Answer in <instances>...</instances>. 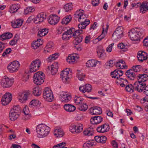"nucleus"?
<instances>
[{
  "label": "nucleus",
  "mask_w": 148,
  "mask_h": 148,
  "mask_svg": "<svg viewBox=\"0 0 148 148\" xmlns=\"http://www.w3.org/2000/svg\"><path fill=\"white\" fill-rule=\"evenodd\" d=\"M84 12L83 10H77L74 15L75 18L81 23L78 25V28L81 29H85L90 23V20L86 19Z\"/></svg>",
  "instance_id": "nucleus-1"
},
{
  "label": "nucleus",
  "mask_w": 148,
  "mask_h": 148,
  "mask_svg": "<svg viewBox=\"0 0 148 148\" xmlns=\"http://www.w3.org/2000/svg\"><path fill=\"white\" fill-rule=\"evenodd\" d=\"M36 130L37 136L39 138L45 137L48 135L50 131V128L43 124L38 125Z\"/></svg>",
  "instance_id": "nucleus-2"
},
{
  "label": "nucleus",
  "mask_w": 148,
  "mask_h": 148,
  "mask_svg": "<svg viewBox=\"0 0 148 148\" xmlns=\"http://www.w3.org/2000/svg\"><path fill=\"white\" fill-rule=\"evenodd\" d=\"M45 74L42 73L38 72L34 74L33 77V82L35 84L41 85L44 82Z\"/></svg>",
  "instance_id": "nucleus-3"
},
{
  "label": "nucleus",
  "mask_w": 148,
  "mask_h": 148,
  "mask_svg": "<svg viewBox=\"0 0 148 148\" xmlns=\"http://www.w3.org/2000/svg\"><path fill=\"white\" fill-rule=\"evenodd\" d=\"M43 96L45 100L49 102H51L54 98L51 90L48 87L44 89Z\"/></svg>",
  "instance_id": "nucleus-4"
},
{
  "label": "nucleus",
  "mask_w": 148,
  "mask_h": 148,
  "mask_svg": "<svg viewBox=\"0 0 148 148\" xmlns=\"http://www.w3.org/2000/svg\"><path fill=\"white\" fill-rule=\"evenodd\" d=\"M140 31L139 29H132L130 30L129 33V36L131 40L132 41H138L139 40L140 36L138 33Z\"/></svg>",
  "instance_id": "nucleus-5"
},
{
  "label": "nucleus",
  "mask_w": 148,
  "mask_h": 148,
  "mask_svg": "<svg viewBox=\"0 0 148 148\" xmlns=\"http://www.w3.org/2000/svg\"><path fill=\"white\" fill-rule=\"evenodd\" d=\"M123 27L122 26H119L116 29L115 31L112 34V37L113 39L115 40H117L120 39L123 36Z\"/></svg>",
  "instance_id": "nucleus-6"
},
{
  "label": "nucleus",
  "mask_w": 148,
  "mask_h": 148,
  "mask_svg": "<svg viewBox=\"0 0 148 148\" xmlns=\"http://www.w3.org/2000/svg\"><path fill=\"white\" fill-rule=\"evenodd\" d=\"M14 80L12 78L10 79L7 77L2 78L1 81V84L4 88H8L13 84Z\"/></svg>",
  "instance_id": "nucleus-7"
},
{
  "label": "nucleus",
  "mask_w": 148,
  "mask_h": 148,
  "mask_svg": "<svg viewBox=\"0 0 148 148\" xmlns=\"http://www.w3.org/2000/svg\"><path fill=\"white\" fill-rule=\"evenodd\" d=\"M20 65L18 61H14L9 64L7 66V68L10 73H13L17 71L18 70Z\"/></svg>",
  "instance_id": "nucleus-8"
},
{
  "label": "nucleus",
  "mask_w": 148,
  "mask_h": 148,
  "mask_svg": "<svg viewBox=\"0 0 148 148\" xmlns=\"http://www.w3.org/2000/svg\"><path fill=\"white\" fill-rule=\"evenodd\" d=\"M123 74V72L121 69H117L111 72V75L112 78L116 79V81H117L119 80V79L121 78L120 77Z\"/></svg>",
  "instance_id": "nucleus-9"
},
{
  "label": "nucleus",
  "mask_w": 148,
  "mask_h": 148,
  "mask_svg": "<svg viewBox=\"0 0 148 148\" xmlns=\"http://www.w3.org/2000/svg\"><path fill=\"white\" fill-rule=\"evenodd\" d=\"M12 94L9 93L7 92L2 97L1 100L2 104L4 106L8 104L11 101L12 99Z\"/></svg>",
  "instance_id": "nucleus-10"
},
{
  "label": "nucleus",
  "mask_w": 148,
  "mask_h": 148,
  "mask_svg": "<svg viewBox=\"0 0 148 148\" xmlns=\"http://www.w3.org/2000/svg\"><path fill=\"white\" fill-rule=\"evenodd\" d=\"M30 94V92L28 91L20 92L18 94V99L21 103H24L27 100Z\"/></svg>",
  "instance_id": "nucleus-11"
},
{
  "label": "nucleus",
  "mask_w": 148,
  "mask_h": 148,
  "mask_svg": "<svg viewBox=\"0 0 148 148\" xmlns=\"http://www.w3.org/2000/svg\"><path fill=\"white\" fill-rule=\"evenodd\" d=\"M47 16L46 13L41 12L38 14L34 18V22L36 24L40 23L46 19Z\"/></svg>",
  "instance_id": "nucleus-12"
},
{
  "label": "nucleus",
  "mask_w": 148,
  "mask_h": 148,
  "mask_svg": "<svg viewBox=\"0 0 148 148\" xmlns=\"http://www.w3.org/2000/svg\"><path fill=\"white\" fill-rule=\"evenodd\" d=\"M146 86V84L145 82H135L134 84V87L135 90H137L139 92H142Z\"/></svg>",
  "instance_id": "nucleus-13"
},
{
  "label": "nucleus",
  "mask_w": 148,
  "mask_h": 148,
  "mask_svg": "<svg viewBox=\"0 0 148 148\" xmlns=\"http://www.w3.org/2000/svg\"><path fill=\"white\" fill-rule=\"evenodd\" d=\"M97 52L98 57L101 59H104L106 57L105 50L101 46H99L97 47Z\"/></svg>",
  "instance_id": "nucleus-14"
},
{
  "label": "nucleus",
  "mask_w": 148,
  "mask_h": 148,
  "mask_svg": "<svg viewBox=\"0 0 148 148\" xmlns=\"http://www.w3.org/2000/svg\"><path fill=\"white\" fill-rule=\"evenodd\" d=\"M70 70L69 69H66L62 71L60 74L61 78L63 82L66 83L69 79V71Z\"/></svg>",
  "instance_id": "nucleus-15"
},
{
  "label": "nucleus",
  "mask_w": 148,
  "mask_h": 148,
  "mask_svg": "<svg viewBox=\"0 0 148 148\" xmlns=\"http://www.w3.org/2000/svg\"><path fill=\"white\" fill-rule=\"evenodd\" d=\"M137 57L138 60L142 62L148 58V55L147 53L143 51H140L138 53Z\"/></svg>",
  "instance_id": "nucleus-16"
},
{
  "label": "nucleus",
  "mask_w": 148,
  "mask_h": 148,
  "mask_svg": "<svg viewBox=\"0 0 148 148\" xmlns=\"http://www.w3.org/2000/svg\"><path fill=\"white\" fill-rule=\"evenodd\" d=\"M48 23L51 25H55L58 22L59 18L56 15H51L47 18Z\"/></svg>",
  "instance_id": "nucleus-17"
},
{
  "label": "nucleus",
  "mask_w": 148,
  "mask_h": 148,
  "mask_svg": "<svg viewBox=\"0 0 148 148\" xmlns=\"http://www.w3.org/2000/svg\"><path fill=\"white\" fill-rule=\"evenodd\" d=\"M110 129L109 125L105 123L99 126L97 128V131L99 132L104 133L108 131Z\"/></svg>",
  "instance_id": "nucleus-18"
},
{
  "label": "nucleus",
  "mask_w": 148,
  "mask_h": 148,
  "mask_svg": "<svg viewBox=\"0 0 148 148\" xmlns=\"http://www.w3.org/2000/svg\"><path fill=\"white\" fill-rule=\"evenodd\" d=\"M73 29H70L66 31L63 33L62 37L63 40H69L70 38L72 36H69V35L73 33V32L74 30Z\"/></svg>",
  "instance_id": "nucleus-19"
},
{
  "label": "nucleus",
  "mask_w": 148,
  "mask_h": 148,
  "mask_svg": "<svg viewBox=\"0 0 148 148\" xmlns=\"http://www.w3.org/2000/svg\"><path fill=\"white\" fill-rule=\"evenodd\" d=\"M125 75L127 78L131 80H134L136 78L137 74L135 73L132 70L130 69L126 72Z\"/></svg>",
  "instance_id": "nucleus-20"
},
{
  "label": "nucleus",
  "mask_w": 148,
  "mask_h": 148,
  "mask_svg": "<svg viewBox=\"0 0 148 148\" xmlns=\"http://www.w3.org/2000/svg\"><path fill=\"white\" fill-rule=\"evenodd\" d=\"M90 114L92 115L99 114L102 112L101 108L99 107H93L89 109Z\"/></svg>",
  "instance_id": "nucleus-21"
},
{
  "label": "nucleus",
  "mask_w": 148,
  "mask_h": 148,
  "mask_svg": "<svg viewBox=\"0 0 148 148\" xmlns=\"http://www.w3.org/2000/svg\"><path fill=\"white\" fill-rule=\"evenodd\" d=\"M103 120V118L100 116H95L90 119L91 123L93 125H97L100 123Z\"/></svg>",
  "instance_id": "nucleus-22"
},
{
  "label": "nucleus",
  "mask_w": 148,
  "mask_h": 148,
  "mask_svg": "<svg viewBox=\"0 0 148 148\" xmlns=\"http://www.w3.org/2000/svg\"><path fill=\"white\" fill-rule=\"evenodd\" d=\"M79 90L84 93L86 92H89L92 90V87L91 85L89 84H86L84 86H81L79 87Z\"/></svg>",
  "instance_id": "nucleus-23"
},
{
  "label": "nucleus",
  "mask_w": 148,
  "mask_h": 148,
  "mask_svg": "<svg viewBox=\"0 0 148 148\" xmlns=\"http://www.w3.org/2000/svg\"><path fill=\"white\" fill-rule=\"evenodd\" d=\"M60 97L61 100L62 101L65 102H68L71 99V96L69 95H68L67 92H64L63 94H61Z\"/></svg>",
  "instance_id": "nucleus-24"
},
{
  "label": "nucleus",
  "mask_w": 148,
  "mask_h": 148,
  "mask_svg": "<svg viewBox=\"0 0 148 148\" xmlns=\"http://www.w3.org/2000/svg\"><path fill=\"white\" fill-rule=\"evenodd\" d=\"M63 107L66 111L69 112H74L76 109L74 106L69 104H64Z\"/></svg>",
  "instance_id": "nucleus-25"
},
{
  "label": "nucleus",
  "mask_w": 148,
  "mask_h": 148,
  "mask_svg": "<svg viewBox=\"0 0 148 148\" xmlns=\"http://www.w3.org/2000/svg\"><path fill=\"white\" fill-rule=\"evenodd\" d=\"M116 67H119L120 69H126L127 67L125 62L122 60H119L115 64Z\"/></svg>",
  "instance_id": "nucleus-26"
},
{
  "label": "nucleus",
  "mask_w": 148,
  "mask_h": 148,
  "mask_svg": "<svg viewBox=\"0 0 148 148\" xmlns=\"http://www.w3.org/2000/svg\"><path fill=\"white\" fill-rule=\"evenodd\" d=\"M137 76L138 81L139 82H144L148 79V76L145 74H139Z\"/></svg>",
  "instance_id": "nucleus-27"
},
{
  "label": "nucleus",
  "mask_w": 148,
  "mask_h": 148,
  "mask_svg": "<svg viewBox=\"0 0 148 148\" xmlns=\"http://www.w3.org/2000/svg\"><path fill=\"white\" fill-rule=\"evenodd\" d=\"M23 21L22 19H17L11 23L12 26L14 28H18L22 25Z\"/></svg>",
  "instance_id": "nucleus-28"
},
{
  "label": "nucleus",
  "mask_w": 148,
  "mask_h": 148,
  "mask_svg": "<svg viewBox=\"0 0 148 148\" xmlns=\"http://www.w3.org/2000/svg\"><path fill=\"white\" fill-rule=\"evenodd\" d=\"M95 140L98 143H105L107 140V138L105 136H96L95 137Z\"/></svg>",
  "instance_id": "nucleus-29"
},
{
  "label": "nucleus",
  "mask_w": 148,
  "mask_h": 148,
  "mask_svg": "<svg viewBox=\"0 0 148 148\" xmlns=\"http://www.w3.org/2000/svg\"><path fill=\"white\" fill-rule=\"evenodd\" d=\"M51 73L52 75H54L57 72L58 68L57 62H55L51 66Z\"/></svg>",
  "instance_id": "nucleus-30"
},
{
  "label": "nucleus",
  "mask_w": 148,
  "mask_h": 148,
  "mask_svg": "<svg viewBox=\"0 0 148 148\" xmlns=\"http://www.w3.org/2000/svg\"><path fill=\"white\" fill-rule=\"evenodd\" d=\"M12 36V34L10 33H6L2 34L0 36V40L3 41L6 39H9Z\"/></svg>",
  "instance_id": "nucleus-31"
},
{
  "label": "nucleus",
  "mask_w": 148,
  "mask_h": 148,
  "mask_svg": "<svg viewBox=\"0 0 148 148\" xmlns=\"http://www.w3.org/2000/svg\"><path fill=\"white\" fill-rule=\"evenodd\" d=\"M98 62V61H96L93 59L89 60L86 63V65L88 67H95L97 62Z\"/></svg>",
  "instance_id": "nucleus-32"
},
{
  "label": "nucleus",
  "mask_w": 148,
  "mask_h": 148,
  "mask_svg": "<svg viewBox=\"0 0 148 148\" xmlns=\"http://www.w3.org/2000/svg\"><path fill=\"white\" fill-rule=\"evenodd\" d=\"M18 114L13 111V110H11L9 114V117L11 121H14L16 120L18 117Z\"/></svg>",
  "instance_id": "nucleus-33"
},
{
  "label": "nucleus",
  "mask_w": 148,
  "mask_h": 148,
  "mask_svg": "<svg viewBox=\"0 0 148 148\" xmlns=\"http://www.w3.org/2000/svg\"><path fill=\"white\" fill-rule=\"evenodd\" d=\"M71 29H73L74 30V31L73 32V34L72 36L74 38H76V37L81 35V34L82 33L83 31L82 29H79L78 30H75V29L74 28H71Z\"/></svg>",
  "instance_id": "nucleus-34"
},
{
  "label": "nucleus",
  "mask_w": 148,
  "mask_h": 148,
  "mask_svg": "<svg viewBox=\"0 0 148 148\" xmlns=\"http://www.w3.org/2000/svg\"><path fill=\"white\" fill-rule=\"evenodd\" d=\"M119 81H116V83L120 84V85L122 87H124L127 86L128 83L127 80L126 79H124L122 78L119 79Z\"/></svg>",
  "instance_id": "nucleus-35"
},
{
  "label": "nucleus",
  "mask_w": 148,
  "mask_h": 148,
  "mask_svg": "<svg viewBox=\"0 0 148 148\" xmlns=\"http://www.w3.org/2000/svg\"><path fill=\"white\" fill-rule=\"evenodd\" d=\"M148 10V1L147 3H143L140 6V11L141 12L144 13Z\"/></svg>",
  "instance_id": "nucleus-36"
},
{
  "label": "nucleus",
  "mask_w": 148,
  "mask_h": 148,
  "mask_svg": "<svg viewBox=\"0 0 148 148\" xmlns=\"http://www.w3.org/2000/svg\"><path fill=\"white\" fill-rule=\"evenodd\" d=\"M72 17L70 15L66 16L62 20L61 23L64 25H66L69 23Z\"/></svg>",
  "instance_id": "nucleus-37"
},
{
  "label": "nucleus",
  "mask_w": 148,
  "mask_h": 148,
  "mask_svg": "<svg viewBox=\"0 0 148 148\" xmlns=\"http://www.w3.org/2000/svg\"><path fill=\"white\" fill-rule=\"evenodd\" d=\"M48 30L46 28L40 29L38 32V36L41 37L46 35L48 33Z\"/></svg>",
  "instance_id": "nucleus-38"
},
{
  "label": "nucleus",
  "mask_w": 148,
  "mask_h": 148,
  "mask_svg": "<svg viewBox=\"0 0 148 148\" xmlns=\"http://www.w3.org/2000/svg\"><path fill=\"white\" fill-rule=\"evenodd\" d=\"M55 132L56 133L54 134V135H56L57 137H62L64 135L63 131L61 129H56L55 130Z\"/></svg>",
  "instance_id": "nucleus-39"
},
{
  "label": "nucleus",
  "mask_w": 148,
  "mask_h": 148,
  "mask_svg": "<svg viewBox=\"0 0 148 148\" xmlns=\"http://www.w3.org/2000/svg\"><path fill=\"white\" fill-rule=\"evenodd\" d=\"M59 56L58 54L57 53L53 54L50 55L47 59V61L48 62H51L55 60Z\"/></svg>",
  "instance_id": "nucleus-40"
},
{
  "label": "nucleus",
  "mask_w": 148,
  "mask_h": 148,
  "mask_svg": "<svg viewBox=\"0 0 148 148\" xmlns=\"http://www.w3.org/2000/svg\"><path fill=\"white\" fill-rule=\"evenodd\" d=\"M41 89L38 87H36L33 89V94L36 96H38L41 94Z\"/></svg>",
  "instance_id": "nucleus-41"
},
{
  "label": "nucleus",
  "mask_w": 148,
  "mask_h": 148,
  "mask_svg": "<svg viewBox=\"0 0 148 148\" xmlns=\"http://www.w3.org/2000/svg\"><path fill=\"white\" fill-rule=\"evenodd\" d=\"M88 106L86 103L80 104L78 108L79 110L81 111L85 112L88 109Z\"/></svg>",
  "instance_id": "nucleus-42"
},
{
  "label": "nucleus",
  "mask_w": 148,
  "mask_h": 148,
  "mask_svg": "<svg viewBox=\"0 0 148 148\" xmlns=\"http://www.w3.org/2000/svg\"><path fill=\"white\" fill-rule=\"evenodd\" d=\"M39 40L38 39L37 41L34 42L32 44V47L33 49H36L38 48L39 46L42 45V42L41 41L40 43L38 42Z\"/></svg>",
  "instance_id": "nucleus-43"
},
{
  "label": "nucleus",
  "mask_w": 148,
  "mask_h": 148,
  "mask_svg": "<svg viewBox=\"0 0 148 148\" xmlns=\"http://www.w3.org/2000/svg\"><path fill=\"white\" fill-rule=\"evenodd\" d=\"M10 12L11 13H13L17 11L18 8L17 6L15 4H12L10 5L9 7Z\"/></svg>",
  "instance_id": "nucleus-44"
},
{
  "label": "nucleus",
  "mask_w": 148,
  "mask_h": 148,
  "mask_svg": "<svg viewBox=\"0 0 148 148\" xmlns=\"http://www.w3.org/2000/svg\"><path fill=\"white\" fill-rule=\"evenodd\" d=\"M31 63H32L33 65L36 66H35V67L34 68V69H38V68L40 66L41 62L40 60L37 59L32 61Z\"/></svg>",
  "instance_id": "nucleus-45"
},
{
  "label": "nucleus",
  "mask_w": 148,
  "mask_h": 148,
  "mask_svg": "<svg viewBox=\"0 0 148 148\" xmlns=\"http://www.w3.org/2000/svg\"><path fill=\"white\" fill-rule=\"evenodd\" d=\"M92 130L88 128L85 130L83 132L84 135L89 136H92L93 134Z\"/></svg>",
  "instance_id": "nucleus-46"
},
{
  "label": "nucleus",
  "mask_w": 148,
  "mask_h": 148,
  "mask_svg": "<svg viewBox=\"0 0 148 148\" xmlns=\"http://www.w3.org/2000/svg\"><path fill=\"white\" fill-rule=\"evenodd\" d=\"M125 89L127 92H133L134 90H135V89L134 87V86H133L132 84H130L126 86Z\"/></svg>",
  "instance_id": "nucleus-47"
},
{
  "label": "nucleus",
  "mask_w": 148,
  "mask_h": 148,
  "mask_svg": "<svg viewBox=\"0 0 148 148\" xmlns=\"http://www.w3.org/2000/svg\"><path fill=\"white\" fill-rule=\"evenodd\" d=\"M35 9L34 8L32 7H28L26 8L25 9L24 11V14H27L30 13L34 12Z\"/></svg>",
  "instance_id": "nucleus-48"
},
{
  "label": "nucleus",
  "mask_w": 148,
  "mask_h": 148,
  "mask_svg": "<svg viewBox=\"0 0 148 148\" xmlns=\"http://www.w3.org/2000/svg\"><path fill=\"white\" fill-rule=\"evenodd\" d=\"M75 38V39L74 42L75 44L77 45L79 43H80L82 40H83V36L82 35H81Z\"/></svg>",
  "instance_id": "nucleus-49"
},
{
  "label": "nucleus",
  "mask_w": 148,
  "mask_h": 148,
  "mask_svg": "<svg viewBox=\"0 0 148 148\" xmlns=\"http://www.w3.org/2000/svg\"><path fill=\"white\" fill-rule=\"evenodd\" d=\"M141 66L140 65H136L133 66L131 69L135 73L137 74V73L140 71V69L141 68Z\"/></svg>",
  "instance_id": "nucleus-50"
},
{
  "label": "nucleus",
  "mask_w": 148,
  "mask_h": 148,
  "mask_svg": "<svg viewBox=\"0 0 148 148\" xmlns=\"http://www.w3.org/2000/svg\"><path fill=\"white\" fill-rule=\"evenodd\" d=\"M75 102L77 105L81 103L84 100V99L81 97L76 96L74 98Z\"/></svg>",
  "instance_id": "nucleus-51"
},
{
  "label": "nucleus",
  "mask_w": 148,
  "mask_h": 148,
  "mask_svg": "<svg viewBox=\"0 0 148 148\" xmlns=\"http://www.w3.org/2000/svg\"><path fill=\"white\" fill-rule=\"evenodd\" d=\"M77 133L82 131L83 128V125L81 123H77L75 125Z\"/></svg>",
  "instance_id": "nucleus-52"
},
{
  "label": "nucleus",
  "mask_w": 148,
  "mask_h": 148,
  "mask_svg": "<svg viewBox=\"0 0 148 148\" xmlns=\"http://www.w3.org/2000/svg\"><path fill=\"white\" fill-rule=\"evenodd\" d=\"M72 8V5L71 3H69L66 4L64 7L66 12H67L71 10Z\"/></svg>",
  "instance_id": "nucleus-53"
},
{
  "label": "nucleus",
  "mask_w": 148,
  "mask_h": 148,
  "mask_svg": "<svg viewBox=\"0 0 148 148\" xmlns=\"http://www.w3.org/2000/svg\"><path fill=\"white\" fill-rule=\"evenodd\" d=\"M75 57V56H72V55L69 56L66 59L67 62L69 63H73L75 61V59H74Z\"/></svg>",
  "instance_id": "nucleus-54"
},
{
  "label": "nucleus",
  "mask_w": 148,
  "mask_h": 148,
  "mask_svg": "<svg viewBox=\"0 0 148 148\" xmlns=\"http://www.w3.org/2000/svg\"><path fill=\"white\" fill-rule=\"evenodd\" d=\"M118 47L120 49H125L124 50V51H126L127 50V45H125L123 43H121L118 45Z\"/></svg>",
  "instance_id": "nucleus-55"
},
{
  "label": "nucleus",
  "mask_w": 148,
  "mask_h": 148,
  "mask_svg": "<svg viewBox=\"0 0 148 148\" xmlns=\"http://www.w3.org/2000/svg\"><path fill=\"white\" fill-rule=\"evenodd\" d=\"M11 110H13V112L18 113L19 112H21V109L19 105H17L13 107Z\"/></svg>",
  "instance_id": "nucleus-56"
},
{
  "label": "nucleus",
  "mask_w": 148,
  "mask_h": 148,
  "mask_svg": "<svg viewBox=\"0 0 148 148\" xmlns=\"http://www.w3.org/2000/svg\"><path fill=\"white\" fill-rule=\"evenodd\" d=\"M70 130L73 133H77L75 125H71L70 127Z\"/></svg>",
  "instance_id": "nucleus-57"
},
{
  "label": "nucleus",
  "mask_w": 148,
  "mask_h": 148,
  "mask_svg": "<svg viewBox=\"0 0 148 148\" xmlns=\"http://www.w3.org/2000/svg\"><path fill=\"white\" fill-rule=\"evenodd\" d=\"M77 77L79 80L82 81L85 77V75L82 73H78L77 74Z\"/></svg>",
  "instance_id": "nucleus-58"
},
{
  "label": "nucleus",
  "mask_w": 148,
  "mask_h": 148,
  "mask_svg": "<svg viewBox=\"0 0 148 148\" xmlns=\"http://www.w3.org/2000/svg\"><path fill=\"white\" fill-rule=\"evenodd\" d=\"M11 51V49L10 48H8L6 49L3 53L2 56L5 57V55L9 54Z\"/></svg>",
  "instance_id": "nucleus-59"
},
{
  "label": "nucleus",
  "mask_w": 148,
  "mask_h": 148,
  "mask_svg": "<svg viewBox=\"0 0 148 148\" xmlns=\"http://www.w3.org/2000/svg\"><path fill=\"white\" fill-rule=\"evenodd\" d=\"M35 66L32 63H31L30 66V71L31 72H35L37 71L38 69H34Z\"/></svg>",
  "instance_id": "nucleus-60"
},
{
  "label": "nucleus",
  "mask_w": 148,
  "mask_h": 148,
  "mask_svg": "<svg viewBox=\"0 0 148 148\" xmlns=\"http://www.w3.org/2000/svg\"><path fill=\"white\" fill-rule=\"evenodd\" d=\"M106 65L110 67H112L115 65L114 62L113 60H110L107 63H106Z\"/></svg>",
  "instance_id": "nucleus-61"
},
{
  "label": "nucleus",
  "mask_w": 148,
  "mask_h": 148,
  "mask_svg": "<svg viewBox=\"0 0 148 148\" xmlns=\"http://www.w3.org/2000/svg\"><path fill=\"white\" fill-rule=\"evenodd\" d=\"M92 145L91 142H89L84 143L83 145V148H89Z\"/></svg>",
  "instance_id": "nucleus-62"
},
{
  "label": "nucleus",
  "mask_w": 148,
  "mask_h": 148,
  "mask_svg": "<svg viewBox=\"0 0 148 148\" xmlns=\"http://www.w3.org/2000/svg\"><path fill=\"white\" fill-rule=\"evenodd\" d=\"M114 43H112L106 49V51L108 52H110L111 51L112 46L114 45Z\"/></svg>",
  "instance_id": "nucleus-63"
},
{
  "label": "nucleus",
  "mask_w": 148,
  "mask_h": 148,
  "mask_svg": "<svg viewBox=\"0 0 148 148\" xmlns=\"http://www.w3.org/2000/svg\"><path fill=\"white\" fill-rule=\"evenodd\" d=\"M23 112L24 114L25 115L29 114V112L28 107L25 106L23 109Z\"/></svg>",
  "instance_id": "nucleus-64"
}]
</instances>
